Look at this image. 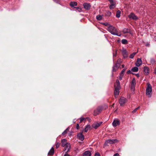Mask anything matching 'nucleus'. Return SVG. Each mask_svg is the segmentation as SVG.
I'll list each match as a JSON object with an SVG mask.
<instances>
[{"mask_svg":"<svg viewBox=\"0 0 156 156\" xmlns=\"http://www.w3.org/2000/svg\"><path fill=\"white\" fill-rule=\"evenodd\" d=\"M60 146V144L59 143H56V147L57 148H58Z\"/></svg>","mask_w":156,"mask_h":156,"instance_id":"34","label":"nucleus"},{"mask_svg":"<svg viewBox=\"0 0 156 156\" xmlns=\"http://www.w3.org/2000/svg\"><path fill=\"white\" fill-rule=\"evenodd\" d=\"M147 87L146 89V93L149 97H151L152 92V87L150 83H147Z\"/></svg>","mask_w":156,"mask_h":156,"instance_id":"2","label":"nucleus"},{"mask_svg":"<svg viewBox=\"0 0 156 156\" xmlns=\"http://www.w3.org/2000/svg\"><path fill=\"white\" fill-rule=\"evenodd\" d=\"M151 62L152 64H154L155 62V61L153 58H151Z\"/></svg>","mask_w":156,"mask_h":156,"instance_id":"32","label":"nucleus"},{"mask_svg":"<svg viewBox=\"0 0 156 156\" xmlns=\"http://www.w3.org/2000/svg\"><path fill=\"white\" fill-rule=\"evenodd\" d=\"M122 62L121 59H118V62Z\"/></svg>","mask_w":156,"mask_h":156,"instance_id":"41","label":"nucleus"},{"mask_svg":"<svg viewBox=\"0 0 156 156\" xmlns=\"http://www.w3.org/2000/svg\"><path fill=\"white\" fill-rule=\"evenodd\" d=\"M111 5L109 6V8L110 9H112L115 6V3L114 2V0H112L111 2H110Z\"/></svg>","mask_w":156,"mask_h":156,"instance_id":"13","label":"nucleus"},{"mask_svg":"<svg viewBox=\"0 0 156 156\" xmlns=\"http://www.w3.org/2000/svg\"><path fill=\"white\" fill-rule=\"evenodd\" d=\"M77 10L79 12H81L82 11V9L80 7H77L76 8Z\"/></svg>","mask_w":156,"mask_h":156,"instance_id":"31","label":"nucleus"},{"mask_svg":"<svg viewBox=\"0 0 156 156\" xmlns=\"http://www.w3.org/2000/svg\"><path fill=\"white\" fill-rule=\"evenodd\" d=\"M123 32L124 33H130V30L127 29L125 28L123 29Z\"/></svg>","mask_w":156,"mask_h":156,"instance_id":"26","label":"nucleus"},{"mask_svg":"<svg viewBox=\"0 0 156 156\" xmlns=\"http://www.w3.org/2000/svg\"><path fill=\"white\" fill-rule=\"evenodd\" d=\"M85 119L84 118H80V122H81L82 121H83Z\"/></svg>","mask_w":156,"mask_h":156,"instance_id":"35","label":"nucleus"},{"mask_svg":"<svg viewBox=\"0 0 156 156\" xmlns=\"http://www.w3.org/2000/svg\"><path fill=\"white\" fill-rule=\"evenodd\" d=\"M70 5L71 7H73L77 5V3L76 2H71L70 3Z\"/></svg>","mask_w":156,"mask_h":156,"instance_id":"19","label":"nucleus"},{"mask_svg":"<svg viewBox=\"0 0 156 156\" xmlns=\"http://www.w3.org/2000/svg\"><path fill=\"white\" fill-rule=\"evenodd\" d=\"M127 101V100L124 97H122L119 100V103L121 106L123 105Z\"/></svg>","mask_w":156,"mask_h":156,"instance_id":"3","label":"nucleus"},{"mask_svg":"<svg viewBox=\"0 0 156 156\" xmlns=\"http://www.w3.org/2000/svg\"><path fill=\"white\" fill-rule=\"evenodd\" d=\"M121 12L119 10H118V18H119L120 16Z\"/></svg>","mask_w":156,"mask_h":156,"instance_id":"30","label":"nucleus"},{"mask_svg":"<svg viewBox=\"0 0 156 156\" xmlns=\"http://www.w3.org/2000/svg\"><path fill=\"white\" fill-rule=\"evenodd\" d=\"M125 65L123 64L122 65V67H120L121 68H123L124 67Z\"/></svg>","mask_w":156,"mask_h":156,"instance_id":"43","label":"nucleus"},{"mask_svg":"<svg viewBox=\"0 0 156 156\" xmlns=\"http://www.w3.org/2000/svg\"><path fill=\"white\" fill-rule=\"evenodd\" d=\"M137 52H133L129 56L130 58H133L134 55L136 54Z\"/></svg>","mask_w":156,"mask_h":156,"instance_id":"28","label":"nucleus"},{"mask_svg":"<svg viewBox=\"0 0 156 156\" xmlns=\"http://www.w3.org/2000/svg\"><path fill=\"white\" fill-rule=\"evenodd\" d=\"M121 88V86L120 85L119 82V81L118 80V95L119 94L120 91H119V90Z\"/></svg>","mask_w":156,"mask_h":156,"instance_id":"23","label":"nucleus"},{"mask_svg":"<svg viewBox=\"0 0 156 156\" xmlns=\"http://www.w3.org/2000/svg\"><path fill=\"white\" fill-rule=\"evenodd\" d=\"M122 54H123V55H126V49H123L122 51Z\"/></svg>","mask_w":156,"mask_h":156,"instance_id":"29","label":"nucleus"},{"mask_svg":"<svg viewBox=\"0 0 156 156\" xmlns=\"http://www.w3.org/2000/svg\"><path fill=\"white\" fill-rule=\"evenodd\" d=\"M120 40H118V41H117L118 43V42H120Z\"/></svg>","mask_w":156,"mask_h":156,"instance_id":"48","label":"nucleus"},{"mask_svg":"<svg viewBox=\"0 0 156 156\" xmlns=\"http://www.w3.org/2000/svg\"><path fill=\"white\" fill-rule=\"evenodd\" d=\"M136 85V80L134 79H133L131 82V89L134 90Z\"/></svg>","mask_w":156,"mask_h":156,"instance_id":"11","label":"nucleus"},{"mask_svg":"<svg viewBox=\"0 0 156 156\" xmlns=\"http://www.w3.org/2000/svg\"><path fill=\"white\" fill-rule=\"evenodd\" d=\"M107 13H108V15L109 16H110L111 15V13L110 12H109V11H108V12Z\"/></svg>","mask_w":156,"mask_h":156,"instance_id":"39","label":"nucleus"},{"mask_svg":"<svg viewBox=\"0 0 156 156\" xmlns=\"http://www.w3.org/2000/svg\"><path fill=\"white\" fill-rule=\"evenodd\" d=\"M125 69H124L121 72V73H120V76L119 77V80H122V76H123V75L124 74V72H125Z\"/></svg>","mask_w":156,"mask_h":156,"instance_id":"17","label":"nucleus"},{"mask_svg":"<svg viewBox=\"0 0 156 156\" xmlns=\"http://www.w3.org/2000/svg\"><path fill=\"white\" fill-rule=\"evenodd\" d=\"M128 74H129L131 73V71L130 70H128L127 72Z\"/></svg>","mask_w":156,"mask_h":156,"instance_id":"40","label":"nucleus"},{"mask_svg":"<svg viewBox=\"0 0 156 156\" xmlns=\"http://www.w3.org/2000/svg\"><path fill=\"white\" fill-rule=\"evenodd\" d=\"M112 125L114 127H116L117 126V120L115 119L113 121L112 123Z\"/></svg>","mask_w":156,"mask_h":156,"instance_id":"27","label":"nucleus"},{"mask_svg":"<svg viewBox=\"0 0 156 156\" xmlns=\"http://www.w3.org/2000/svg\"><path fill=\"white\" fill-rule=\"evenodd\" d=\"M64 156H70V155L67 153H66L64 155Z\"/></svg>","mask_w":156,"mask_h":156,"instance_id":"42","label":"nucleus"},{"mask_svg":"<svg viewBox=\"0 0 156 156\" xmlns=\"http://www.w3.org/2000/svg\"><path fill=\"white\" fill-rule=\"evenodd\" d=\"M155 72L156 73V69H155Z\"/></svg>","mask_w":156,"mask_h":156,"instance_id":"52","label":"nucleus"},{"mask_svg":"<svg viewBox=\"0 0 156 156\" xmlns=\"http://www.w3.org/2000/svg\"><path fill=\"white\" fill-rule=\"evenodd\" d=\"M128 16L130 19L134 20H136L138 19V17L133 13H131Z\"/></svg>","mask_w":156,"mask_h":156,"instance_id":"5","label":"nucleus"},{"mask_svg":"<svg viewBox=\"0 0 156 156\" xmlns=\"http://www.w3.org/2000/svg\"><path fill=\"white\" fill-rule=\"evenodd\" d=\"M54 149L53 147H52L49 151L48 153V154L49 155H52L54 154Z\"/></svg>","mask_w":156,"mask_h":156,"instance_id":"18","label":"nucleus"},{"mask_svg":"<svg viewBox=\"0 0 156 156\" xmlns=\"http://www.w3.org/2000/svg\"><path fill=\"white\" fill-rule=\"evenodd\" d=\"M115 90V98L117 97V87H116V84H114Z\"/></svg>","mask_w":156,"mask_h":156,"instance_id":"22","label":"nucleus"},{"mask_svg":"<svg viewBox=\"0 0 156 156\" xmlns=\"http://www.w3.org/2000/svg\"><path fill=\"white\" fill-rule=\"evenodd\" d=\"M115 67H116V66H114V67H113V70H114V68H115Z\"/></svg>","mask_w":156,"mask_h":156,"instance_id":"49","label":"nucleus"},{"mask_svg":"<svg viewBox=\"0 0 156 156\" xmlns=\"http://www.w3.org/2000/svg\"><path fill=\"white\" fill-rule=\"evenodd\" d=\"M118 156H119V154H118Z\"/></svg>","mask_w":156,"mask_h":156,"instance_id":"54","label":"nucleus"},{"mask_svg":"<svg viewBox=\"0 0 156 156\" xmlns=\"http://www.w3.org/2000/svg\"><path fill=\"white\" fill-rule=\"evenodd\" d=\"M121 42L123 44H126L128 43L127 41L125 39H122L121 41Z\"/></svg>","mask_w":156,"mask_h":156,"instance_id":"25","label":"nucleus"},{"mask_svg":"<svg viewBox=\"0 0 156 156\" xmlns=\"http://www.w3.org/2000/svg\"><path fill=\"white\" fill-rule=\"evenodd\" d=\"M67 129H66L65 131H64L62 133V135H64L65 134H66L67 133Z\"/></svg>","mask_w":156,"mask_h":156,"instance_id":"33","label":"nucleus"},{"mask_svg":"<svg viewBox=\"0 0 156 156\" xmlns=\"http://www.w3.org/2000/svg\"><path fill=\"white\" fill-rule=\"evenodd\" d=\"M113 156H117V153L115 154H114Z\"/></svg>","mask_w":156,"mask_h":156,"instance_id":"46","label":"nucleus"},{"mask_svg":"<svg viewBox=\"0 0 156 156\" xmlns=\"http://www.w3.org/2000/svg\"><path fill=\"white\" fill-rule=\"evenodd\" d=\"M117 123H118V125H119V122L118 120Z\"/></svg>","mask_w":156,"mask_h":156,"instance_id":"45","label":"nucleus"},{"mask_svg":"<svg viewBox=\"0 0 156 156\" xmlns=\"http://www.w3.org/2000/svg\"><path fill=\"white\" fill-rule=\"evenodd\" d=\"M91 127H90V125H87L85 129H84V131L85 132H87V131H88V130L89 129H90Z\"/></svg>","mask_w":156,"mask_h":156,"instance_id":"21","label":"nucleus"},{"mask_svg":"<svg viewBox=\"0 0 156 156\" xmlns=\"http://www.w3.org/2000/svg\"><path fill=\"white\" fill-rule=\"evenodd\" d=\"M107 30L112 34L116 35H117V29L113 26H109L108 27Z\"/></svg>","mask_w":156,"mask_h":156,"instance_id":"1","label":"nucleus"},{"mask_svg":"<svg viewBox=\"0 0 156 156\" xmlns=\"http://www.w3.org/2000/svg\"><path fill=\"white\" fill-rule=\"evenodd\" d=\"M117 67H118V68L119 67H120L118 65V66H117Z\"/></svg>","mask_w":156,"mask_h":156,"instance_id":"53","label":"nucleus"},{"mask_svg":"<svg viewBox=\"0 0 156 156\" xmlns=\"http://www.w3.org/2000/svg\"><path fill=\"white\" fill-rule=\"evenodd\" d=\"M94 156H100V155L99 153H97L95 154Z\"/></svg>","mask_w":156,"mask_h":156,"instance_id":"38","label":"nucleus"},{"mask_svg":"<svg viewBox=\"0 0 156 156\" xmlns=\"http://www.w3.org/2000/svg\"><path fill=\"white\" fill-rule=\"evenodd\" d=\"M115 16L116 17H117V12L116 13Z\"/></svg>","mask_w":156,"mask_h":156,"instance_id":"51","label":"nucleus"},{"mask_svg":"<svg viewBox=\"0 0 156 156\" xmlns=\"http://www.w3.org/2000/svg\"><path fill=\"white\" fill-rule=\"evenodd\" d=\"M83 156H91V153L89 151H86L83 153Z\"/></svg>","mask_w":156,"mask_h":156,"instance_id":"14","label":"nucleus"},{"mask_svg":"<svg viewBox=\"0 0 156 156\" xmlns=\"http://www.w3.org/2000/svg\"><path fill=\"white\" fill-rule=\"evenodd\" d=\"M116 141V140H106L105 142V144L106 145H108L109 144H112Z\"/></svg>","mask_w":156,"mask_h":156,"instance_id":"4","label":"nucleus"},{"mask_svg":"<svg viewBox=\"0 0 156 156\" xmlns=\"http://www.w3.org/2000/svg\"><path fill=\"white\" fill-rule=\"evenodd\" d=\"M138 70V68L137 66L134 67L131 69V71L134 72H137Z\"/></svg>","mask_w":156,"mask_h":156,"instance_id":"20","label":"nucleus"},{"mask_svg":"<svg viewBox=\"0 0 156 156\" xmlns=\"http://www.w3.org/2000/svg\"><path fill=\"white\" fill-rule=\"evenodd\" d=\"M116 56V55H113V57L114 58Z\"/></svg>","mask_w":156,"mask_h":156,"instance_id":"50","label":"nucleus"},{"mask_svg":"<svg viewBox=\"0 0 156 156\" xmlns=\"http://www.w3.org/2000/svg\"><path fill=\"white\" fill-rule=\"evenodd\" d=\"M77 137L78 139L81 141L83 140L84 139V136L83 135L82 133H78L77 135Z\"/></svg>","mask_w":156,"mask_h":156,"instance_id":"6","label":"nucleus"},{"mask_svg":"<svg viewBox=\"0 0 156 156\" xmlns=\"http://www.w3.org/2000/svg\"><path fill=\"white\" fill-rule=\"evenodd\" d=\"M101 108H97L96 110L94 111V115H96L98 114L101 111Z\"/></svg>","mask_w":156,"mask_h":156,"instance_id":"9","label":"nucleus"},{"mask_svg":"<svg viewBox=\"0 0 156 156\" xmlns=\"http://www.w3.org/2000/svg\"><path fill=\"white\" fill-rule=\"evenodd\" d=\"M142 61L141 59L138 58L135 63L136 66L137 67H139L142 64Z\"/></svg>","mask_w":156,"mask_h":156,"instance_id":"10","label":"nucleus"},{"mask_svg":"<svg viewBox=\"0 0 156 156\" xmlns=\"http://www.w3.org/2000/svg\"><path fill=\"white\" fill-rule=\"evenodd\" d=\"M80 126L78 124H77L76 128L77 129H78L79 128Z\"/></svg>","mask_w":156,"mask_h":156,"instance_id":"37","label":"nucleus"},{"mask_svg":"<svg viewBox=\"0 0 156 156\" xmlns=\"http://www.w3.org/2000/svg\"><path fill=\"white\" fill-rule=\"evenodd\" d=\"M66 140L65 139H64L62 140V147H64L67 144H68L69 143L66 142Z\"/></svg>","mask_w":156,"mask_h":156,"instance_id":"15","label":"nucleus"},{"mask_svg":"<svg viewBox=\"0 0 156 156\" xmlns=\"http://www.w3.org/2000/svg\"><path fill=\"white\" fill-rule=\"evenodd\" d=\"M121 36V34H119L118 33V36Z\"/></svg>","mask_w":156,"mask_h":156,"instance_id":"44","label":"nucleus"},{"mask_svg":"<svg viewBox=\"0 0 156 156\" xmlns=\"http://www.w3.org/2000/svg\"><path fill=\"white\" fill-rule=\"evenodd\" d=\"M140 108V107H138V108H136V109H135L133 111V112H136V111L139 108Z\"/></svg>","mask_w":156,"mask_h":156,"instance_id":"36","label":"nucleus"},{"mask_svg":"<svg viewBox=\"0 0 156 156\" xmlns=\"http://www.w3.org/2000/svg\"><path fill=\"white\" fill-rule=\"evenodd\" d=\"M84 8L87 10L89 9L91 7L90 4L87 3H85L83 4Z\"/></svg>","mask_w":156,"mask_h":156,"instance_id":"8","label":"nucleus"},{"mask_svg":"<svg viewBox=\"0 0 156 156\" xmlns=\"http://www.w3.org/2000/svg\"><path fill=\"white\" fill-rule=\"evenodd\" d=\"M144 70L145 74L146 75H147L149 71V68L147 67H145L144 68Z\"/></svg>","mask_w":156,"mask_h":156,"instance_id":"16","label":"nucleus"},{"mask_svg":"<svg viewBox=\"0 0 156 156\" xmlns=\"http://www.w3.org/2000/svg\"><path fill=\"white\" fill-rule=\"evenodd\" d=\"M64 147V151H66V153L68 152L71 148V146L69 143L67 144Z\"/></svg>","mask_w":156,"mask_h":156,"instance_id":"7","label":"nucleus"},{"mask_svg":"<svg viewBox=\"0 0 156 156\" xmlns=\"http://www.w3.org/2000/svg\"><path fill=\"white\" fill-rule=\"evenodd\" d=\"M102 123V122H100L99 123H95L93 124V125H92V127L96 129L97 128H98V127H99V126H100L101 125Z\"/></svg>","mask_w":156,"mask_h":156,"instance_id":"12","label":"nucleus"},{"mask_svg":"<svg viewBox=\"0 0 156 156\" xmlns=\"http://www.w3.org/2000/svg\"><path fill=\"white\" fill-rule=\"evenodd\" d=\"M104 24L105 25H107L108 24V23H105Z\"/></svg>","mask_w":156,"mask_h":156,"instance_id":"47","label":"nucleus"},{"mask_svg":"<svg viewBox=\"0 0 156 156\" xmlns=\"http://www.w3.org/2000/svg\"><path fill=\"white\" fill-rule=\"evenodd\" d=\"M96 19L98 20H101L102 18V16L101 15H98L96 16Z\"/></svg>","mask_w":156,"mask_h":156,"instance_id":"24","label":"nucleus"}]
</instances>
